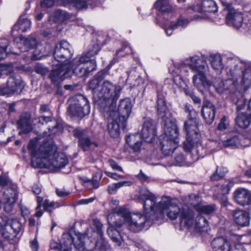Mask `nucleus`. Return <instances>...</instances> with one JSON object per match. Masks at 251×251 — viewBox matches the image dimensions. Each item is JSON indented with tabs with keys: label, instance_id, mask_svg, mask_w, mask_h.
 <instances>
[{
	"label": "nucleus",
	"instance_id": "60",
	"mask_svg": "<svg viewBox=\"0 0 251 251\" xmlns=\"http://www.w3.org/2000/svg\"><path fill=\"white\" fill-rule=\"evenodd\" d=\"M194 12L202 13L203 12L202 1L201 3H195L193 6L191 8Z\"/></svg>",
	"mask_w": 251,
	"mask_h": 251
},
{
	"label": "nucleus",
	"instance_id": "64",
	"mask_svg": "<svg viewBox=\"0 0 251 251\" xmlns=\"http://www.w3.org/2000/svg\"><path fill=\"white\" fill-rule=\"evenodd\" d=\"M56 193L60 197H64L68 196L70 192L66 191L64 189H56Z\"/></svg>",
	"mask_w": 251,
	"mask_h": 251
},
{
	"label": "nucleus",
	"instance_id": "23",
	"mask_svg": "<svg viewBox=\"0 0 251 251\" xmlns=\"http://www.w3.org/2000/svg\"><path fill=\"white\" fill-rule=\"evenodd\" d=\"M176 138H173L172 136H166V139L161 143V150L162 153L166 156H168L173 152L176 148Z\"/></svg>",
	"mask_w": 251,
	"mask_h": 251
},
{
	"label": "nucleus",
	"instance_id": "55",
	"mask_svg": "<svg viewBox=\"0 0 251 251\" xmlns=\"http://www.w3.org/2000/svg\"><path fill=\"white\" fill-rule=\"evenodd\" d=\"M189 22L190 21L188 19L180 17L178 19L177 22L174 24V26L176 28L178 26L184 27L186 26Z\"/></svg>",
	"mask_w": 251,
	"mask_h": 251
},
{
	"label": "nucleus",
	"instance_id": "51",
	"mask_svg": "<svg viewBox=\"0 0 251 251\" xmlns=\"http://www.w3.org/2000/svg\"><path fill=\"white\" fill-rule=\"evenodd\" d=\"M88 63H89V65H88L87 64L86 65H85L84 67L86 68V72L89 75L91 73L96 70L97 64L96 61L94 59L88 60V62L86 64Z\"/></svg>",
	"mask_w": 251,
	"mask_h": 251
},
{
	"label": "nucleus",
	"instance_id": "28",
	"mask_svg": "<svg viewBox=\"0 0 251 251\" xmlns=\"http://www.w3.org/2000/svg\"><path fill=\"white\" fill-rule=\"evenodd\" d=\"M195 210L199 213V215H211L214 213L217 210L216 205L214 204L204 205L201 203L193 204Z\"/></svg>",
	"mask_w": 251,
	"mask_h": 251
},
{
	"label": "nucleus",
	"instance_id": "11",
	"mask_svg": "<svg viewBox=\"0 0 251 251\" xmlns=\"http://www.w3.org/2000/svg\"><path fill=\"white\" fill-rule=\"evenodd\" d=\"M89 58L86 56H81L73 59L67 65L69 66V69L71 71V75L72 74L76 76L81 77H87L88 75L86 72L84 66H81V64H85L88 62Z\"/></svg>",
	"mask_w": 251,
	"mask_h": 251
},
{
	"label": "nucleus",
	"instance_id": "53",
	"mask_svg": "<svg viewBox=\"0 0 251 251\" xmlns=\"http://www.w3.org/2000/svg\"><path fill=\"white\" fill-rule=\"evenodd\" d=\"M11 182L5 175H1L0 176V187H9L11 186Z\"/></svg>",
	"mask_w": 251,
	"mask_h": 251
},
{
	"label": "nucleus",
	"instance_id": "25",
	"mask_svg": "<svg viewBox=\"0 0 251 251\" xmlns=\"http://www.w3.org/2000/svg\"><path fill=\"white\" fill-rule=\"evenodd\" d=\"M233 218L235 222L241 226H248L250 223L249 214L245 210H237L234 212Z\"/></svg>",
	"mask_w": 251,
	"mask_h": 251
},
{
	"label": "nucleus",
	"instance_id": "48",
	"mask_svg": "<svg viewBox=\"0 0 251 251\" xmlns=\"http://www.w3.org/2000/svg\"><path fill=\"white\" fill-rule=\"evenodd\" d=\"M100 50V48L99 44H94L92 46V47L88 50L86 53L83 54L81 56H86L87 57H88V58H89V60H90V59H92V57L98 54Z\"/></svg>",
	"mask_w": 251,
	"mask_h": 251
},
{
	"label": "nucleus",
	"instance_id": "38",
	"mask_svg": "<svg viewBox=\"0 0 251 251\" xmlns=\"http://www.w3.org/2000/svg\"><path fill=\"white\" fill-rule=\"evenodd\" d=\"M195 61V64L191 65V70L192 71L197 73L205 72L208 66L205 61L199 58L197 61Z\"/></svg>",
	"mask_w": 251,
	"mask_h": 251
},
{
	"label": "nucleus",
	"instance_id": "5",
	"mask_svg": "<svg viewBox=\"0 0 251 251\" xmlns=\"http://www.w3.org/2000/svg\"><path fill=\"white\" fill-rule=\"evenodd\" d=\"M157 114L159 118L164 121L163 129L166 136L177 138L178 131L176 120L168 116L169 110L163 94L158 93L157 100Z\"/></svg>",
	"mask_w": 251,
	"mask_h": 251
},
{
	"label": "nucleus",
	"instance_id": "29",
	"mask_svg": "<svg viewBox=\"0 0 251 251\" xmlns=\"http://www.w3.org/2000/svg\"><path fill=\"white\" fill-rule=\"evenodd\" d=\"M108 74V71L103 69L99 72L94 77V78L91 80L89 83V89H95L96 87H98L100 82Z\"/></svg>",
	"mask_w": 251,
	"mask_h": 251
},
{
	"label": "nucleus",
	"instance_id": "6",
	"mask_svg": "<svg viewBox=\"0 0 251 251\" xmlns=\"http://www.w3.org/2000/svg\"><path fill=\"white\" fill-rule=\"evenodd\" d=\"M68 112L72 116L83 117L90 112L88 100L82 95L76 96L70 100Z\"/></svg>",
	"mask_w": 251,
	"mask_h": 251
},
{
	"label": "nucleus",
	"instance_id": "16",
	"mask_svg": "<svg viewBox=\"0 0 251 251\" xmlns=\"http://www.w3.org/2000/svg\"><path fill=\"white\" fill-rule=\"evenodd\" d=\"M18 128L20 130L19 133L28 134L33 129L32 125L31 115L29 112L23 113L17 122Z\"/></svg>",
	"mask_w": 251,
	"mask_h": 251
},
{
	"label": "nucleus",
	"instance_id": "61",
	"mask_svg": "<svg viewBox=\"0 0 251 251\" xmlns=\"http://www.w3.org/2000/svg\"><path fill=\"white\" fill-rule=\"evenodd\" d=\"M54 206V202H50L48 200H46L43 203V206L44 209L46 211H49L50 213L51 212V210L50 209Z\"/></svg>",
	"mask_w": 251,
	"mask_h": 251
},
{
	"label": "nucleus",
	"instance_id": "32",
	"mask_svg": "<svg viewBox=\"0 0 251 251\" xmlns=\"http://www.w3.org/2000/svg\"><path fill=\"white\" fill-rule=\"evenodd\" d=\"M195 228L199 232L207 231L208 224L206 218L202 215H198L196 218Z\"/></svg>",
	"mask_w": 251,
	"mask_h": 251
},
{
	"label": "nucleus",
	"instance_id": "27",
	"mask_svg": "<svg viewBox=\"0 0 251 251\" xmlns=\"http://www.w3.org/2000/svg\"><path fill=\"white\" fill-rule=\"evenodd\" d=\"M138 136V133L131 134L126 139L127 144L135 153L139 152L141 149L142 142L140 140H137V138Z\"/></svg>",
	"mask_w": 251,
	"mask_h": 251
},
{
	"label": "nucleus",
	"instance_id": "36",
	"mask_svg": "<svg viewBox=\"0 0 251 251\" xmlns=\"http://www.w3.org/2000/svg\"><path fill=\"white\" fill-rule=\"evenodd\" d=\"M236 123L240 127L246 128L250 125L251 119L247 114H239L236 119Z\"/></svg>",
	"mask_w": 251,
	"mask_h": 251
},
{
	"label": "nucleus",
	"instance_id": "14",
	"mask_svg": "<svg viewBox=\"0 0 251 251\" xmlns=\"http://www.w3.org/2000/svg\"><path fill=\"white\" fill-rule=\"evenodd\" d=\"M108 115V130L111 137L116 138L119 137L120 133V128L124 129L126 127V122L122 124L121 119L114 113L107 114Z\"/></svg>",
	"mask_w": 251,
	"mask_h": 251
},
{
	"label": "nucleus",
	"instance_id": "45",
	"mask_svg": "<svg viewBox=\"0 0 251 251\" xmlns=\"http://www.w3.org/2000/svg\"><path fill=\"white\" fill-rule=\"evenodd\" d=\"M126 184L129 186L131 185V183L129 181H121L117 183L112 184L108 186L107 191L110 194H114L117 192L118 189Z\"/></svg>",
	"mask_w": 251,
	"mask_h": 251
},
{
	"label": "nucleus",
	"instance_id": "62",
	"mask_svg": "<svg viewBox=\"0 0 251 251\" xmlns=\"http://www.w3.org/2000/svg\"><path fill=\"white\" fill-rule=\"evenodd\" d=\"M78 240L79 243L78 244L77 243H75V246L76 248H77L80 251H83L84 250L86 249L85 242L83 241L80 237L78 239Z\"/></svg>",
	"mask_w": 251,
	"mask_h": 251
},
{
	"label": "nucleus",
	"instance_id": "1",
	"mask_svg": "<svg viewBox=\"0 0 251 251\" xmlns=\"http://www.w3.org/2000/svg\"><path fill=\"white\" fill-rule=\"evenodd\" d=\"M35 148V142L30 141L28 149L32 157V163L33 165L35 163L36 167L57 172L68 164V160L66 155L57 152L55 146L45 142L40 145L38 151Z\"/></svg>",
	"mask_w": 251,
	"mask_h": 251
},
{
	"label": "nucleus",
	"instance_id": "59",
	"mask_svg": "<svg viewBox=\"0 0 251 251\" xmlns=\"http://www.w3.org/2000/svg\"><path fill=\"white\" fill-rule=\"evenodd\" d=\"M64 239H63L61 244H58L54 241H51L50 243V248L51 250H58L60 251L61 249L63 248V241Z\"/></svg>",
	"mask_w": 251,
	"mask_h": 251
},
{
	"label": "nucleus",
	"instance_id": "42",
	"mask_svg": "<svg viewBox=\"0 0 251 251\" xmlns=\"http://www.w3.org/2000/svg\"><path fill=\"white\" fill-rule=\"evenodd\" d=\"M3 201H10L11 199H14V202H16V200L17 199V192L16 190L14 188H8L4 192H3Z\"/></svg>",
	"mask_w": 251,
	"mask_h": 251
},
{
	"label": "nucleus",
	"instance_id": "2",
	"mask_svg": "<svg viewBox=\"0 0 251 251\" xmlns=\"http://www.w3.org/2000/svg\"><path fill=\"white\" fill-rule=\"evenodd\" d=\"M113 217L122 218L120 222L115 223L117 227H121L125 222H126L128 225L129 229L133 232L140 231L145 227L148 228L156 221H157L158 218L157 216L153 215L152 211L149 214L145 213V215H142L140 213L130 215L127 209L122 207L115 209L113 211V215L108 216V221Z\"/></svg>",
	"mask_w": 251,
	"mask_h": 251
},
{
	"label": "nucleus",
	"instance_id": "33",
	"mask_svg": "<svg viewBox=\"0 0 251 251\" xmlns=\"http://www.w3.org/2000/svg\"><path fill=\"white\" fill-rule=\"evenodd\" d=\"M211 65L214 70L221 72L223 68L222 58L219 54H211L209 56Z\"/></svg>",
	"mask_w": 251,
	"mask_h": 251
},
{
	"label": "nucleus",
	"instance_id": "35",
	"mask_svg": "<svg viewBox=\"0 0 251 251\" xmlns=\"http://www.w3.org/2000/svg\"><path fill=\"white\" fill-rule=\"evenodd\" d=\"M157 10L163 13H168L172 11V8L167 0H157L154 4Z\"/></svg>",
	"mask_w": 251,
	"mask_h": 251
},
{
	"label": "nucleus",
	"instance_id": "56",
	"mask_svg": "<svg viewBox=\"0 0 251 251\" xmlns=\"http://www.w3.org/2000/svg\"><path fill=\"white\" fill-rule=\"evenodd\" d=\"M74 4V6L78 9H83L87 8V4L84 0H75Z\"/></svg>",
	"mask_w": 251,
	"mask_h": 251
},
{
	"label": "nucleus",
	"instance_id": "9",
	"mask_svg": "<svg viewBox=\"0 0 251 251\" xmlns=\"http://www.w3.org/2000/svg\"><path fill=\"white\" fill-rule=\"evenodd\" d=\"M69 47L70 44L66 41H62L57 44L53 52L54 59L60 64H69V60L73 55Z\"/></svg>",
	"mask_w": 251,
	"mask_h": 251
},
{
	"label": "nucleus",
	"instance_id": "18",
	"mask_svg": "<svg viewBox=\"0 0 251 251\" xmlns=\"http://www.w3.org/2000/svg\"><path fill=\"white\" fill-rule=\"evenodd\" d=\"M234 200L239 204L244 206L251 203V193L247 189L239 188L234 193Z\"/></svg>",
	"mask_w": 251,
	"mask_h": 251
},
{
	"label": "nucleus",
	"instance_id": "49",
	"mask_svg": "<svg viewBox=\"0 0 251 251\" xmlns=\"http://www.w3.org/2000/svg\"><path fill=\"white\" fill-rule=\"evenodd\" d=\"M190 136H186V141L183 142V149L185 151H190L194 146L193 139H196Z\"/></svg>",
	"mask_w": 251,
	"mask_h": 251
},
{
	"label": "nucleus",
	"instance_id": "26",
	"mask_svg": "<svg viewBox=\"0 0 251 251\" xmlns=\"http://www.w3.org/2000/svg\"><path fill=\"white\" fill-rule=\"evenodd\" d=\"M30 26L31 22L28 19L20 17L17 23L13 25L11 30V34L13 36L16 35V34H15V31L25 32L30 28Z\"/></svg>",
	"mask_w": 251,
	"mask_h": 251
},
{
	"label": "nucleus",
	"instance_id": "8",
	"mask_svg": "<svg viewBox=\"0 0 251 251\" xmlns=\"http://www.w3.org/2000/svg\"><path fill=\"white\" fill-rule=\"evenodd\" d=\"M140 195L144 200V208L146 214L153 212V215H157L159 212V203H156L155 196L147 189L143 188L140 190Z\"/></svg>",
	"mask_w": 251,
	"mask_h": 251
},
{
	"label": "nucleus",
	"instance_id": "47",
	"mask_svg": "<svg viewBox=\"0 0 251 251\" xmlns=\"http://www.w3.org/2000/svg\"><path fill=\"white\" fill-rule=\"evenodd\" d=\"M14 71L11 63L8 64H0V78L3 75H8Z\"/></svg>",
	"mask_w": 251,
	"mask_h": 251
},
{
	"label": "nucleus",
	"instance_id": "39",
	"mask_svg": "<svg viewBox=\"0 0 251 251\" xmlns=\"http://www.w3.org/2000/svg\"><path fill=\"white\" fill-rule=\"evenodd\" d=\"M53 17L56 22H63L70 19L71 15L66 11L57 10L54 12Z\"/></svg>",
	"mask_w": 251,
	"mask_h": 251
},
{
	"label": "nucleus",
	"instance_id": "10",
	"mask_svg": "<svg viewBox=\"0 0 251 251\" xmlns=\"http://www.w3.org/2000/svg\"><path fill=\"white\" fill-rule=\"evenodd\" d=\"M57 68L52 70L49 75V78L51 82L58 85L65 78L71 76V71L67 64H57Z\"/></svg>",
	"mask_w": 251,
	"mask_h": 251
},
{
	"label": "nucleus",
	"instance_id": "30",
	"mask_svg": "<svg viewBox=\"0 0 251 251\" xmlns=\"http://www.w3.org/2000/svg\"><path fill=\"white\" fill-rule=\"evenodd\" d=\"M9 54L16 53L12 50L10 41L5 40L0 43V59H4Z\"/></svg>",
	"mask_w": 251,
	"mask_h": 251
},
{
	"label": "nucleus",
	"instance_id": "3",
	"mask_svg": "<svg viewBox=\"0 0 251 251\" xmlns=\"http://www.w3.org/2000/svg\"><path fill=\"white\" fill-rule=\"evenodd\" d=\"M93 94L94 103L103 112L113 109L116 105L122 90L119 85L113 84L109 80H105L95 89H90Z\"/></svg>",
	"mask_w": 251,
	"mask_h": 251
},
{
	"label": "nucleus",
	"instance_id": "52",
	"mask_svg": "<svg viewBox=\"0 0 251 251\" xmlns=\"http://www.w3.org/2000/svg\"><path fill=\"white\" fill-rule=\"evenodd\" d=\"M34 70L37 74L42 75H45L49 72L48 68L40 64H37L35 66Z\"/></svg>",
	"mask_w": 251,
	"mask_h": 251
},
{
	"label": "nucleus",
	"instance_id": "12",
	"mask_svg": "<svg viewBox=\"0 0 251 251\" xmlns=\"http://www.w3.org/2000/svg\"><path fill=\"white\" fill-rule=\"evenodd\" d=\"M155 135V122L149 117L144 118L140 136L145 142L152 143L154 140Z\"/></svg>",
	"mask_w": 251,
	"mask_h": 251
},
{
	"label": "nucleus",
	"instance_id": "44",
	"mask_svg": "<svg viewBox=\"0 0 251 251\" xmlns=\"http://www.w3.org/2000/svg\"><path fill=\"white\" fill-rule=\"evenodd\" d=\"M116 222V221L114 222L113 225L108 228L107 233L109 237L114 242L117 243L119 242V240L120 239V234L119 231L113 227V226L117 227L115 224Z\"/></svg>",
	"mask_w": 251,
	"mask_h": 251
},
{
	"label": "nucleus",
	"instance_id": "21",
	"mask_svg": "<svg viewBox=\"0 0 251 251\" xmlns=\"http://www.w3.org/2000/svg\"><path fill=\"white\" fill-rule=\"evenodd\" d=\"M7 87L10 92L15 93H20L23 88V81L19 75H10L7 81Z\"/></svg>",
	"mask_w": 251,
	"mask_h": 251
},
{
	"label": "nucleus",
	"instance_id": "4",
	"mask_svg": "<svg viewBox=\"0 0 251 251\" xmlns=\"http://www.w3.org/2000/svg\"><path fill=\"white\" fill-rule=\"evenodd\" d=\"M159 212L157 213V221L162 219L165 213L171 220L176 219L178 216L180 218V223L184 226H189L193 223L194 214L189 209H180L177 205L171 204L170 198L163 197L159 202Z\"/></svg>",
	"mask_w": 251,
	"mask_h": 251
},
{
	"label": "nucleus",
	"instance_id": "57",
	"mask_svg": "<svg viewBox=\"0 0 251 251\" xmlns=\"http://www.w3.org/2000/svg\"><path fill=\"white\" fill-rule=\"evenodd\" d=\"M174 82L179 88H182L186 85V82L182 79L181 76L177 75L174 78Z\"/></svg>",
	"mask_w": 251,
	"mask_h": 251
},
{
	"label": "nucleus",
	"instance_id": "31",
	"mask_svg": "<svg viewBox=\"0 0 251 251\" xmlns=\"http://www.w3.org/2000/svg\"><path fill=\"white\" fill-rule=\"evenodd\" d=\"M241 140L239 136H234L226 140L223 141L222 143L225 147L239 148L246 146Z\"/></svg>",
	"mask_w": 251,
	"mask_h": 251
},
{
	"label": "nucleus",
	"instance_id": "7",
	"mask_svg": "<svg viewBox=\"0 0 251 251\" xmlns=\"http://www.w3.org/2000/svg\"><path fill=\"white\" fill-rule=\"evenodd\" d=\"M132 106L130 100L126 99L120 101L117 110H116V105L113 109H109L108 111H104L103 112L106 114L114 113V115H116L118 118L121 119L122 124H124V122H126V120L130 115Z\"/></svg>",
	"mask_w": 251,
	"mask_h": 251
},
{
	"label": "nucleus",
	"instance_id": "13",
	"mask_svg": "<svg viewBox=\"0 0 251 251\" xmlns=\"http://www.w3.org/2000/svg\"><path fill=\"white\" fill-rule=\"evenodd\" d=\"M213 85L218 93L227 92L232 93L236 90L237 82L232 79L223 81L220 77H216L213 82Z\"/></svg>",
	"mask_w": 251,
	"mask_h": 251
},
{
	"label": "nucleus",
	"instance_id": "50",
	"mask_svg": "<svg viewBox=\"0 0 251 251\" xmlns=\"http://www.w3.org/2000/svg\"><path fill=\"white\" fill-rule=\"evenodd\" d=\"M10 227L13 229L12 231H14L16 235L21 231L22 229V224L17 220H12L9 224Z\"/></svg>",
	"mask_w": 251,
	"mask_h": 251
},
{
	"label": "nucleus",
	"instance_id": "24",
	"mask_svg": "<svg viewBox=\"0 0 251 251\" xmlns=\"http://www.w3.org/2000/svg\"><path fill=\"white\" fill-rule=\"evenodd\" d=\"M211 245L214 251H231V250L230 243L223 237L213 239Z\"/></svg>",
	"mask_w": 251,
	"mask_h": 251
},
{
	"label": "nucleus",
	"instance_id": "58",
	"mask_svg": "<svg viewBox=\"0 0 251 251\" xmlns=\"http://www.w3.org/2000/svg\"><path fill=\"white\" fill-rule=\"evenodd\" d=\"M243 83H245L247 80L251 81V70L247 69L242 72Z\"/></svg>",
	"mask_w": 251,
	"mask_h": 251
},
{
	"label": "nucleus",
	"instance_id": "43",
	"mask_svg": "<svg viewBox=\"0 0 251 251\" xmlns=\"http://www.w3.org/2000/svg\"><path fill=\"white\" fill-rule=\"evenodd\" d=\"M63 248L60 251H71L73 238L69 234H63Z\"/></svg>",
	"mask_w": 251,
	"mask_h": 251
},
{
	"label": "nucleus",
	"instance_id": "54",
	"mask_svg": "<svg viewBox=\"0 0 251 251\" xmlns=\"http://www.w3.org/2000/svg\"><path fill=\"white\" fill-rule=\"evenodd\" d=\"M4 203V210L7 213H10L12 211L13 205L15 202H14V200L13 199L11 198L10 201H3Z\"/></svg>",
	"mask_w": 251,
	"mask_h": 251
},
{
	"label": "nucleus",
	"instance_id": "20",
	"mask_svg": "<svg viewBox=\"0 0 251 251\" xmlns=\"http://www.w3.org/2000/svg\"><path fill=\"white\" fill-rule=\"evenodd\" d=\"M205 72L197 73L193 77V83L198 90L202 92L206 87L211 85L212 83L206 79L205 75Z\"/></svg>",
	"mask_w": 251,
	"mask_h": 251
},
{
	"label": "nucleus",
	"instance_id": "41",
	"mask_svg": "<svg viewBox=\"0 0 251 251\" xmlns=\"http://www.w3.org/2000/svg\"><path fill=\"white\" fill-rule=\"evenodd\" d=\"M11 227L9 226V221L5 224L2 230L1 234L2 236L7 239H13L17 235L14 231H12Z\"/></svg>",
	"mask_w": 251,
	"mask_h": 251
},
{
	"label": "nucleus",
	"instance_id": "22",
	"mask_svg": "<svg viewBox=\"0 0 251 251\" xmlns=\"http://www.w3.org/2000/svg\"><path fill=\"white\" fill-rule=\"evenodd\" d=\"M226 22L227 25L238 28L242 25L243 16L240 12L230 11L226 16Z\"/></svg>",
	"mask_w": 251,
	"mask_h": 251
},
{
	"label": "nucleus",
	"instance_id": "34",
	"mask_svg": "<svg viewBox=\"0 0 251 251\" xmlns=\"http://www.w3.org/2000/svg\"><path fill=\"white\" fill-rule=\"evenodd\" d=\"M94 224L95 225V226L97 230L98 233L100 235V240H98L96 243L95 244L94 247H98L100 249H103L105 246V242L104 241L102 235H103V232L102 231V225L101 224V223L99 221L95 220H94Z\"/></svg>",
	"mask_w": 251,
	"mask_h": 251
},
{
	"label": "nucleus",
	"instance_id": "17",
	"mask_svg": "<svg viewBox=\"0 0 251 251\" xmlns=\"http://www.w3.org/2000/svg\"><path fill=\"white\" fill-rule=\"evenodd\" d=\"M215 107L214 104L208 100L203 101L201 109V114L206 123L211 124L215 118Z\"/></svg>",
	"mask_w": 251,
	"mask_h": 251
},
{
	"label": "nucleus",
	"instance_id": "37",
	"mask_svg": "<svg viewBox=\"0 0 251 251\" xmlns=\"http://www.w3.org/2000/svg\"><path fill=\"white\" fill-rule=\"evenodd\" d=\"M202 6L204 12L215 13L218 10L216 3L213 0H203Z\"/></svg>",
	"mask_w": 251,
	"mask_h": 251
},
{
	"label": "nucleus",
	"instance_id": "63",
	"mask_svg": "<svg viewBox=\"0 0 251 251\" xmlns=\"http://www.w3.org/2000/svg\"><path fill=\"white\" fill-rule=\"evenodd\" d=\"M54 4L53 0H43L40 2V5L42 7H50Z\"/></svg>",
	"mask_w": 251,
	"mask_h": 251
},
{
	"label": "nucleus",
	"instance_id": "40",
	"mask_svg": "<svg viewBox=\"0 0 251 251\" xmlns=\"http://www.w3.org/2000/svg\"><path fill=\"white\" fill-rule=\"evenodd\" d=\"M227 172L226 168L223 167H217V169L210 176L211 181H218L223 178Z\"/></svg>",
	"mask_w": 251,
	"mask_h": 251
},
{
	"label": "nucleus",
	"instance_id": "46",
	"mask_svg": "<svg viewBox=\"0 0 251 251\" xmlns=\"http://www.w3.org/2000/svg\"><path fill=\"white\" fill-rule=\"evenodd\" d=\"M21 40L23 42V45L27 49L35 48L37 44L36 39L31 37H21Z\"/></svg>",
	"mask_w": 251,
	"mask_h": 251
},
{
	"label": "nucleus",
	"instance_id": "15",
	"mask_svg": "<svg viewBox=\"0 0 251 251\" xmlns=\"http://www.w3.org/2000/svg\"><path fill=\"white\" fill-rule=\"evenodd\" d=\"M74 135L78 138V146L83 151H88L94 143L91 141L87 131L79 128L73 130Z\"/></svg>",
	"mask_w": 251,
	"mask_h": 251
},
{
	"label": "nucleus",
	"instance_id": "19",
	"mask_svg": "<svg viewBox=\"0 0 251 251\" xmlns=\"http://www.w3.org/2000/svg\"><path fill=\"white\" fill-rule=\"evenodd\" d=\"M184 128L186 133V136L196 138L198 137L200 131L198 128V123L196 118H190L185 121Z\"/></svg>",
	"mask_w": 251,
	"mask_h": 251
}]
</instances>
